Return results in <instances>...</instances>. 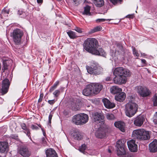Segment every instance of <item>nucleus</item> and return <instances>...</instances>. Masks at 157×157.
Returning <instances> with one entry per match:
<instances>
[{"instance_id": "7", "label": "nucleus", "mask_w": 157, "mask_h": 157, "mask_svg": "<svg viewBox=\"0 0 157 157\" xmlns=\"http://www.w3.org/2000/svg\"><path fill=\"white\" fill-rule=\"evenodd\" d=\"M116 146L117 148V151L118 155L122 156L126 154V149L124 144L120 140L117 142Z\"/></svg>"}, {"instance_id": "16", "label": "nucleus", "mask_w": 157, "mask_h": 157, "mask_svg": "<svg viewBox=\"0 0 157 157\" xmlns=\"http://www.w3.org/2000/svg\"><path fill=\"white\" fill-rule=\"evenodd\" d=\"M95 135L98 138H102L105 136L106 134L104 129L100 126L96 132Z\"/></svg>"}, {"instance_id": "6", "label": "nucleus", "mask_w": 157, "mask_h": 157, "mask_svg": "<svg viewBox=\"0 0 157 157\" xmlns=\"http://www.w3.org/2000/svg\"><path fill=\"white\" fill-rule=\"evenodd\" d=\"M23 34V32L19 29H15L13 31L11 36H12L14 42L18 44L21 42V39Z\"/></svg>"}, {"instance_id": "28", "label": "nucleus", "mask_w": 157, "mask_h": 157, "mask_svg": "<svg viewBox=\"0 0 157 157\" xmlns=\"http://www.w3.org/2000/svg\"><path fill=\"white\" fill-rule=\"evenodd\" d=\"M21 126L22 128L25 131L24 132L26 133L29 137L31 138L30 131L29 128L26 127L25 124L24 123H21Z\"/></svg>"}, {"instance_id": "44", "label": "nucleus", "mask_w": 157, "mask_h": 157, "mask_svg": "<svg viewBox=\"0 0 157 157\" xmlns=\"http://www.w3.org/2000/svg\"><path fill=\"white\" fill-rule=\"evenodd\" d=\"M122 0H110V1L114 5L120 2Z\"/></svg>"}, {"instance_id": "51", "label": "nucleus", "mask_w": 157, "mask_h": 157, "mask_svg": "<svg viewBox=\"0 0 157 157\" xmlns=\"http://www.w3.org/2000/svg\"><path fill=\"white\" fill-rule=\"evenodd\" d=\"M42 141L44 146H45L47 142L45 140V138H42Z\"/></svg>"}, {"instance_id": "57", "label": "nucleus", "mask_w": 157, "mask_h": 157, "mask_svg": "<svg viewBox=\"0 0 157 157\" xmlns=\"http://www.w3.org/2000/svg\"><path fill=\"white\" fill-rule=\"evenodd\" d=\"M111 79V78L110 77H107L106 78V80L107 81H109Z\"/></svg>"}, {"instance_id": "25", "label": "nucleus", "mask_w": 157, "mask_h": 157, "mask_svg": "<svg viewBox=\"0 0 157 157\" xmlns=\"http://www.w3.org/2000/svg\"><path fill=\"white\" fill-rule=\"evenodd\" d=\"M125 94L123 92H121L120 93L115 96V99L119 101H123L125 98Z\"/></svg>"}, {"instance_id": "5", "label": "nucleus", "mask_w": 157, "mask_h": 157, "mask_svg": "<svg viewBox=\"0 0 157 157\" xmlns=\"http://www.w3.org/2000/svg\"><path fill=\"white\" fill-rule=\"evenodd\" d=\"M86 68L89 74L95 75L101 74L103 70L98 63L94 61H92L90 66H86Z\"/></svg>"}, {"instance_id": "39", "label": "nucleus", "mask_w": 157, "mask_h": 157, "mask_svg": "<svg viewBox=\"0 0 157 157\" xmlns=\"http://www.w3.org/2000/svg\"><path fill=\"white\" fill-rule=\"evenodd\" d=\"M153 102L154 106H157V94H155L153 97Z\"/></svg>"}, {"instance_id": "23", "label": "nucleus", "mask_w": 157, "mask_h": 157, "mask_svg": "<svg viewBox=\"0 0 157 157\" xmlns=\"http://www.w3.org/2000/svg\"><path fill=\"white\" fill-rule=\"evenodd\" d=\"M94 53L92 54L97 55H100L104 57H105L106 54L104 51L101 48H99L96 49L94 51Z\"/></svg>"}, {"instance_id": "49", "label": "nucleus", "mask_w": 157, "mask_h": 157, "mask_svg": "<svg viewBox=\"0 0 157 157\" xmlns=\"http://www.w3.org/2000/svg\"><path fill=\"white\" fill-rule=\"evenodd\" d=\"M55 102V101L54 100H49L48 101V103L51 105L53 104Z\"/></svg>"}, {"instance_id": "46", "label": "nucleus", "mask_w": 157, "mask_h": 157, "mask_svg": "<svg viewBox=\"0 0 157 157\" xmlns=\"http://www.w3.org/2000/svg\"><path fill=\"white\" fill-rule=\"evenodd\" d=\"M109 19H98L96 20L97 22H100L104 21H105L108 20Z\"/></svg>"}, {"instance_id": "20", "label": "nucleus", "mask_w": 157, "mask_h": 157, "mask_svg": "<svg viewBox=\"0 0 157 157\" xmlns=\"http://www.w3.org/2000/svg\"><path fill=\"white\" fill-rule=\"evenodd\" d=\"M125 50L122 45L120 44H117L116 45L115 50L116 53H117L119 55H124L125 53Z\"/></svg>"}, {"instance_id": "12", "label": "nucleus", "mask_w": 157, "mask_h": 157, "mask_svg": "<svg viewBox=\"0 0 157 157\" xmlns=\"http://www.w3.org/2000/svg\"><path fill=\"white\" fill-rule=\"evenodd\" d=\"M91 85L93 87V93L94 94L99 93L103 87L102 85L98 83H92Z\"/></svg>"}, {"instance_id": "41", "label": "nucleus", "mask_w": 157, "mask_h": 157, "mask_svg": "<svg viewBox=\"0 0 157 157\" xmlns=\"http://www.w3.org/2000/svg\"><path fill=\"white\" fill-rule=\"evenodd\" d=\"M133 53L135 56L137 57H138L140 55L139 53L136 50L135 48H133Z\"/></svg>"}, {"instance_id": "47", "label": "nucleus", "mask_w": 157, "mask_h": 157, "mask_svg": "<svg viewBox=\"0 0 157 157\" xmlns=\"http://www.w3.org/2000/svg\"><path fill=\"white\" fill-rule=\"evenodd\" d=\"M80 0H71L76 5H78L79 3Z\"/></svg>"}, {"instance_id": "35", "label": "nucleus", "mask_w": 157, "mask_h": 157, "mask_svg": "<svg viewBox=\"0 0 157 157\" xmlns=\"http://www.w3.org/2000/svg\"><path fill=\"white\" fill-rule=\"evenodd\" d=\"M106 117L108 120H112L115 119L114 115L111 113H108L106 114Z\"/></svg>"}, {"instance_id": "4", "label": "nucleus", "mask_w": 157, "mask_h": 157, "mask_svg": "<svg viewBox=\"0 0 157 157\" xmlns=\"http://www.w3.org/2000/svg\"><path fill=\"white\" fill-rule=\"evenodd\" d=\"M132 136L134 138L140 140H146L150 138L149 132L143 129L135 130Z\"/></svg>"}, {"instance_id": "55", "label": "nucleus", "mask_w": 157, "mask_h": 157, "mask_svg": "<svg viewBox=\"0 0 157 157\" xmlns=\"http://www.w3.org/2000/svg\"><path fill=\"white\" fill-rule=\"evenodd\" d=\"M37 2L39 4H41L43 2V0H37Z\"/></svg>"}, {"instance_id": "56", "label": "nucleus", "mask_w": 157, "mask_h": 157, "mask_svg": "<svg viewBox=\"0 0 157 157\" xmlns=\"http://www.w3.org/2000/svg\"><path fill=\"white\" fill-rule=\"evenodd\" d=\"M141 62L142 63H144V64H145L146 63V61L145 59H141Z\"/></svg>"}, {"instance_id": "32", "label": "nucleus", "mask_w": 157, "mask_h": 157, "mask_svg": "<svg viewBox=\"0 0 157 157\" xmlns=\"http://www.w3.org/2000/svg\"><path fill=\"white\" fill-rule=\"evenodd\" d=\"M94 3L96 6L98 7H101L104 4L103 0H94Z\"/></svg>"}, {"instance_id": "24", "label": "nucleus", "mask_w": 157, "mask_h": 157, "mask_svg": "<svg viewBox=\"0 0 157 157\" xmlns=\"http://www.w3.org/2000/svg\"><path fill=\"white\" fill-rule=\"evenodd\" d=\"M8 147V144L5 142H0V151L4 153L6 151Z\"/></svg>"}, {"instance_id": "60", "label": "nucleus", "mask_w": 157, "mask_h": 157, "mask_svg": "<svg viewBox=\"0 0 157 157\" xmlns=\"http://www.w3.org/2000/svg\"><path fill=\"white\" fill-rule=\"evenodd\" d=\"M108 152L109 153V154H110V153H111V150L109 148L108 149Z\"/></svg>"}, {"instance_id": "10", "label": "nucleus", "mask_w": 157, "mask_h": 157, "mask_svg": "<svg viewBox=\"0 0 157 157\" xmlns=\"http://www.w3.org/2000/svg\"><path fill=\"white\" fill-rule=\"evenodd\" d=\"M10 85V82L8 79H5L2 82V88L1 90L2 94L4 95L8 92Z\"/></svg>"}, {"instance_id": "27", "label": "nucleus", "mask_w": 157, "mask_h": 157, "mask_svg": "<svg viewBox=\"0 0 157 157\" xmlns=\"http://www.w3.org/2000/svg\"><path fill=\"white\" fill-rule=\"evenodd\" d=\"M82 125L86 124L88 121L89 117L87 115L84 114H80Z\"/></svg>"}, {"instance_id": "58", "label": "nucleus", "mask_w": 157, "mask_h": 157, "mask_svg": "<svg viewBox=\"0 0 157 157\" xmlns=\"http://www.w3.org/2000/svg\"><path fill=\"white\" fill-rule=\"evenodd\" d=\"M75 105V104L74 103H73V104H71V106H72V108H76V107Z\"/></svg>"}, {"instance_id": "61", "label": "nucleus", "mask_w": 157, "mask_h": 157, "mask_svg": "<svg viewBox=\"0 0 157 157\" xmlns=\"http://www.w3.org/2000/svg\"><path fill=\"white\" fill-rule=\"evenodd\" d=\"M38 125L40 128H41V125H40V124H39V125Z\"/></svg>"}, {"instance_id": "45", "label": "nucleus", "mask_w": 157, "mask_h": 157, "mask_svg": "<svg viewBox=\"0 0 157 157\" xmlns=\"http://www.w3.org/2000/svg\"><path fill=\"white\" fill-rule=\"evenodd\" d=\"M31 128L33 130H37L39 129L38 127L36 125L34 124L31 125Z\"/></svg>"}, {"instance_id": "26", "label": "nucleus", "mask_w": 157, "mask_h": 157, "mask_svg": "<svg viewBox=\"0 0 157 157\" xmlns=\"http://www.w3.org/2000/svg\"><path fill=\"white\" fill-rule=\"evenodd\" d=\"M110 90L111 93L114 94L120 93L122 91L121 88L117 86H112Z\"/></svg>"}, {"instance_id": "19", "label": "nucleus", "mask_w": 157, "mask_h": 157, "mask_svg": "<svg viewBox=\"0 0 157 157\" xmlns=\"http://www.w3.org/2000/svg\"><path fill=\"white\" fill-rule=\"evenodd\" d=\"M46 157H58L56 151L52 148L47 149L46 151Z\"/></svg>"}, {"instance_id": "50", "label": "nucleus", "mask_w": 157, "mask_h": 157, "mask_svg": "<svg viewBox=\"0 0 157 157\" xmlns=\"http://www.w3.org/2000/svg\"><path fill=\"white\" fill-rule=\"evenodd\" d=\"M52 115L51 114H50L48 117V121L49 123H51V121L52 119Z\"/></svg>"}, {"instance_id": "8", "label": "nucleus", "mask_w": 157, "mask_h": 157, "mask_svg": "<svg viewBox=\"0 0 157 157\" xmlns=\"http://www.w3.org/2000/svg\"><path fill=\"white\" fill-rule=\"evenodd\" d=\"M104 116L101 113H95L94 116L93 123L98 126H101L104 124Z\"/></svg>"}, {"instance_id": "17", "label": "nucleus", "mask_w": 157, "mask_h": 157, "mask_svg": "<svg viewBox=\"0 0 157 157\" xmlns=\"http://www.w3.org/2000/svg\"><path fill=\"white\" fill-rule=\"evenodd\" d=\"M102 101L105 107L107 108L112 109L115 106V104L111 102L107 98H103L102 99Z\"/></svg>"}, {"instance_id": "14", "label": "nucleus", "mask_w": 157, "mask_h": 157, "mask_svg": "<svg viewBox=\"0 0 157 157\" xmlns=\"http://www.w3.org/2000/svg\"><path fill=\"white\" fill-rule=\"evenodd\" d=\"M144 121V117L140 115L135 119L134 124L136 126L140 127L143 124Z\"/></svg>"}, {"instance_id": "22", "label": "nucleus", "mask_w": 157, "mask_h": 157, "mask_svg": "<svg viewBox=\"0 0 157 157\" xmlns=\"http://www.w3.org/2000/svg\"><path fill=\"white\" fill-rule=\"evenodd\" d=\"M115 126L119 129L122 132H124L125 131V123L121 121L116 122L114 123Z\"/></svg>"}, {"instance_id": "3", "label": "nucleus", "mask_w": 157, "mask_h": 157, "mask_svg": "<svg viewBox=\"0 0 157 157\" xmlns=\"http://www.w3.org/2000/svg\"><path fill=\"white\" fill-rule=\"evenodd\" d=\"M84 48L86 51L90 53H94V50L98 48V44L97 40L93 38H89L84 41Z\"/></svg>"}, {"instance_id": "36", "label": "nucleus", "mask_w": 157, "mask_h": 157, "mask_svg": "<svg viewBox=\"0 0 157 157\" xmlns=\"http://www.w3.org/2000/svg\"><path fill=\"white\" fill-rule=\"evenodd\" d=\"M102 29V27L100 26H96L91 30L90 33H95L96 32L101 30Z\"/></svg>"}, {"instance_id": "13", "label": "nucleus", "mask_w": 157, "mask_h": 157, "mask_svg": "<svg viewBox=\"0 0 157 157\" xmlns=\"http://www.w3.org/2000/svg\"><path fill=\"white\" fill-rule=\"evenodd\" d=\"M128 147L129 150L132 152H136L137 150V146L135 144V141L134 140H131L128 141L127 142Z\"/></svg>"}, {"instance_id": "11", "label": "nucleus", "mask_w": 157, "mask_h": 157, "mask_svg": "<svg viewBox=\"0 0 157 157\" xmlns=\"http://www.w3.org/2000/svg\"><path fill=\"white\" fill-rule=\"evenodd\" d=\"M19 153L23 157H29L31 153V151L25 146H22L20 147Z\"/></svg>"}, {"instance_id": "52", "label": "nucleus", "mask_w": 157, "mask_h": 157, "mask_svg": "<svg viewBox=\"0 0 157 157\" xmlns=\"http://www.w3.org/2000/svg\"><path fill=\"white\" fill-rule=\"evenodd\" d=\"M24 13L21 10H18V14L19 16L21 15L22 14Z\"/></svg>"}, {"instance_id": "33", "label": "nucleus", "mask_w": 157, "mask_h": 157, "mask_svg": "<svg viewBox=\"0 0 157 157\" xmlns=\"http://www.w3.org/2000/svg\"><path fill=\"white\" fill-rule=\"evenodd\" d=\"M69 37L71 39H75L77 37L75 33L72 31H69L67 32Z\"/></svg>"}, {"instance_id": "38", "label": "nucleus", "mask_w": 157, "mask_h": 157, "mask_svg": "<svg viewBox=\"0 0 157 157\" xmlns=\"http://www.w3.org/2000/svg\"><path fill=\"white\" fill-rule=\"evenodd\" d=\"M86 147L85 144H82L79 148V151L84 154H85V150L86 149Z\"/></svg>"}, {"instance_id": "31", "label": "nucleus", "mask_w": 157, "mask_h": 157, "mask_svg": "<svg viewBox=\"0 0 157 157\" xmlns=\"http://www.w3.org/2000/svg\"><path fill=\"white\" fill-rule=\"evenodd\" d=\"M90 7L88 5L86 6L84 8V11L82 12V14L87 15H90Z\"/></svg>"}, {"instance_id": "15", "label": "nucleus", "mask_w": 157, "mask_h": 157, "mask_svg": "<svg viewBox=\"0 0 157 157\" xmlns=\"http://www.w3.org/2000/svg\"><path fill=\"white\" fill-rule=\"evenodd\" d=\"M93 87L91 84L87 85L82 91L83 94L86 96H88L93 93Z\"/></svg>"}, {"instance_id": "62", "label": "nucleus", "mask_w": 157, "mask_h": 157, "mask_svg": "<svg viewBox=\"0 0 157 157\" xmlns=\"http://www.w3.org/2000/svg\"><path fill=\"white\" fill-rule=\"evenodd\" d=\"M0 157H1L0 156Z\"/></svg>"}, {"instance_id": "53", "label": "nucleus", "mask_w": 157, "mask_h": 157, "mask_svg": "<svg viewBox=\"0 0 157 157\" xmlns=\"http://www.w3.org/2000/svg\"><path fill=\"white\" fill-rule=\"evenodd\" d=\"M133 14L131 15H127L126 17L127 18H133Z\"/></svg>"}, {"instance_id": "42", "label": "nucleus", "mask_w": 157, "mask_h": 157, "mask_svg": "<svg viewBox=\"0 0 157 157\" xmlns=\"http://www.w3.org/2000/svg\"><path fill=\"white\" fill-rule=\"evenodd\" d=\"M153 121L155 124H157V112L154 115Z\"/></svg>"}, {"instance_id": "2", "label": "nucleus", "mask_w": 157, "mask_h": 157, "mask_svg": "<svg viewBox=\"0 0 157 157\" xmlns=\"http://www.w3.org/2000/svg\"><path fill=\"white\" fill-rule=\"evenodd\" d=\"M129 102L125 106V113L126 115L130 117L134 116L136 113L137 109V105L133 101L134 98L132 96L129 97Z\"/></svg>"}, {"instance_id": "30", "label": "nucleus", "mask_w": 157, "mask_h": 157, "mask_svg": "<svg viewBox=\"0 0 157 157\" xmlns=\"http://www.w3.org/2000/svg\"><path fill=\"white\" fill-rule=\"evenodd\" d=\"M9 12V10L5 8L2 10L1 13V18L2 19H5V17L8 16Z\"/></svg>"}, {"instance_id": "9", "label": "nucleus", "mask_w": 157, "mask_h": 157, "mask_svg": "<svg viewBox=\"0 0 157 157\" xmlns=\"http://www.w3.org/2000/svg\"><path fill=\"white\" fill-rule=\"evenodd\" d=\"M136 89L137 92L142 97L148 96L150 94L149 90L145 87L138 86L136 87Z\"/></svg>"}, {"instance_id": "37", "label": "nucleus", "mask_w": 157, "mask_h": 157, "mask_svg": "<svg viewBox=\"0 0 157 157\" xmlns=\"http://www.w3.org/2000/svg\"><path fill=\"white\" fill-rule=\"evenodd\" d=\"M59 84V81H56L55 83L54 84L53 86H52L50 89L49 91L50 92H52L55 89H56L57 86Z\"/></svg>"}, {"instance_id": "59", "label": "nucleus", "mask_w": 157, "mask_h": 157, "mask_svg": "<svg viewBox=\"0 0 157 157\" xmlns=\"http://www.w3.org/2000/svg\"><path fill=\"white\" fill-rule=\"evenodd\" d=\"M141 55L142 56L144 57L146 56V54L144 53H141Z\"/></svg>"}, {"instance_id": "29", "label": "nucleus", "mask_w": 157, "mask_h": 157, "mask_svg": "<svg viewBox=\"0 0 157 157\" xmlns=\"http://www.w3.org/2000/svg\"><path fill=\"white\" fill-rule=\"evenodd\" d=\"M73 136L75 139L78 140H81L83 137L81 133L78 131H76L74 132L73 134Z\"/></svg>"}, {"instance_id": "18", "label": "nucleus", "mask_w": 157, "mask_h": 157, "mask_svg": "<svg viewBox=\"0 0 157 157\" xmlns=\"http://www.w3.org/2000/svg\"><path fill=\"white\" fill-rule=\"evenodd\" d=\"M150 151L152 152H155L157 151V140H154L149 145Z\"/></svg>"}, {"instance_id": "21", "label": "nucleus", "mask_w": 157, "mask_h": 157, "mask_svg": "<svg viewBox=\"0 0 157 157\" xmlns=\"http://www.w3.org/2000/svg\"><path fill=\"white\" fill-rule=\"evenodd\" d=\"M72 122L78 125H82L80 114L74 115L72 118Z\"/></svg>"}, {"instance_id": "48", "label": "nucleus", "mask_w": 157, "mask_h": 157, "mask_svg": "<svg viewBox=\"0 0 157 157\" xmlns=\"http://www.w3.org/2000/svg\"><path fill=\"white\" fill-rule=\"evenodd\" d=\"M44 95L43 94H40V98L38 100V102H40L42 101Z\"/></svg>"}, {"instance_id": "1", "label": "nucleus", "mask_w": 157, "mask_h": 157, "mask_svg": "<svg viewBox=\"0 0 157 157\" xmlns=\"http://www.w3.org/2000/svg\"><path fill=\"white\" fill-rule=\"evenodd\" d=\"M113 74L115 76L113 78L114 82L115 84L121 85L126 83L127 77L130 76L131 72L128 69L118 67L115 68Z\"/></svg>"}, {"instance_id": "54", "label": "nucleus", "mask_w": 157, "mask_h": 157, "mask_svg": "<svg viewBox=\"0 0 157 157\" xmlns=\"http://www.w3.org/2000/svg\"><path fill=\"white\" fill-rule=\"evenodd\" d=\"M41 130L42 131L43 135L44 136H45L46 135L45 131L44 130V129L42 128H41Z\"/></svg>"}, {"instance_id": "43", "label": "nucleus", "mask_w": 157, "mask_h": 157, "mask_svg": "<svg viewBox=\"0 0 157 157\" xmlns=\"http://www.w3.org/2000/svg\"><path fill=\"white\" fill-rule=\"evenodd\" d=\"M74 30L79 33H81L83 32V29L78 27H75Z\"/></svg>"}, {"instance_id": "40", "label": "nucleus", "mask_w": 157, "mask_h": 157, "mask_svg": "<svg viewBox=\"0 0 157 157\" xmlns=\"http://www.w3.org/2000/svg\"><path fill=\"white\" fill-rule=\"evenodd\" d=\"M60 94V91L58 90H56L53 93L54 97H57Z\"/></svg>"}, {"instance_id": "34", "label": "nucleus", "mask_w": 157, "mask_h": 157, "mask_svg": "<svg viewBox=\"0 0 157 157\" xmlns=\"http://www.w3.org/2000/svg\"><path fill=\"white\" fill-rule=\"evenodd\" d=\"M12 62V60H6L3 62V68L4 70H6L7 69V67L9 66L8 64L9 63Z\"/></svg>"}]
</instances>
